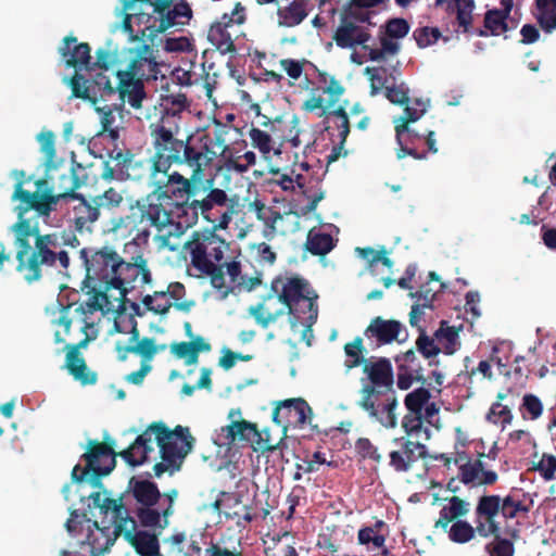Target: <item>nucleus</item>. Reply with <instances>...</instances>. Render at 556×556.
<instances>
[{
	"mask_svg": "<svg viewBox=\"0 0 556 556\" xmlns=\"http://www.w3.org/2000/svg\"><path fill=\"white\" fill-rule=\"evenodd\" d=\"M135 207L137 208L136 225H143L144 228L138 230L130 244L138 245V242L148 243L150 237L148 227H152L157 231L154 240L159 243V247L168 248L170 251H174L175 247L169 243L173 232L162 233V231L172 226L180 229L181 226L179 223L174 222L173 213L160 201V197L156 199L147 197L146 199L137 200Z\"/></svg>",
	"mask_w": 556,
	"mask_h": 556,
	"instance_id": "7",
	"label": "nucleus"
},
{
	"mask_svg": "<svg viewBox=\"0 0 556 556\" xmlns=\"http://www.w3.org/2000/svg\"><path fill=\"white\" fill-rule=\"evenodd\" d=\"M475 526L469 523L466 520H456L451 526H448L447 533L448 539L453 543L457 544H466L472 541L476 535L486 539L491 536V530L489 528L488 522L484 519V516L479 513V501H477V505L475 508Z\"/></svg>",
	"mask_w": 556,
	"mask_h": 556,
	"instance_id": "23",
	"label": "nucleus"
},
{
	"mask_svg": "<svg viewBox=\"0 0 556 556\" xmlns=\"http://www.w3.org/2000/svg\"><path fill=\"white\" fill-rule=\"evenodd\" d=\"M191 169L189 178L178 172L155 173L153 172L154 193L160 198L170 199L175 206L185 215L189 216V203L192 199L203 194L204 170L207 168L201 165H186Z\"/></svg>",
	"mask_w": 556,
	"mask_h": 556,
	"instance_id": "5",
	"label": "nucleus"
},
{
	"mask_svg": "<svg viewBox=\"0 0 556 556\" xmlns=\"http://www.w3.org/2000/svg\"><path fill=\"white\" fill-rule=\"evenodd\" d=\"M233 25L220 17L219 21L212 24L208 29V41L223 54L233 52L236 46L233 43L229 27Z\"/></svg>",
	"mask_w": 556,
	"mask_h": 556,
	"instance_id": "39",
	"label": "nucleus"
},
{
	"mask_svg": "<svg viewBox=\"0 0 556 556\" xmlns=\"http://www.w3.org/2000/svg\"><path fill=\"white\" fill-rule=\"evenodd\" d=\"M479 513L484 516L492 534L500 532L501 527L496 521V516L501 514L505 519L517 517V510L514 507V497L506 495L501 497L496 494H483L479 498Z\"/></svg>",
	"mask_w": 556,
	"mask_h": 556,
	"instance_id": "20",
	"label": "nucleus"
},
{
	"mask_svg": "<svg viewBox=\"0 0 556 556\" xmlns=\"http://www.w3.org/2000/svg\"><path fill=\"white\" fill-rule=\"evenodd\" d=\"M151 281L152 275L148 260L141 252L132 255L130 261L122 257L116 279L113 280L112 292L115 295L113 300L118 303V307L124 308L127 293L138 287L150 285Z\"/></svg>",
	"mask_w": 556,
	"mask_h": 556,
	"instance_id": "12",
	"label": "nucleus"
},
{
	"mask_svg": "<svg viewBox=\"0 0 556 556\" xmlns=\"http://www.w3.org/2000/svg\"><path fill=\"white\" fill-rule=\"evenodd\" d=\"M154 153L152 168L155 173L168 172L172 165H195L197 168L204 162L202 148L197 143L194 135L185 139L178 138L180 127L170 122V116H162L149 126Z\"/></svg>",
	"mask_w": 556,
	"mask_h": 556,
	"instance_id": "3",
	"label": "nucleus"
},
{
	"mask_svg": "<svg viewBox=\"0 0 556 556\" xmlns=\"http://www.w3.org/2000/svg\"><path fill=\"white\" fill-rule=\"evenodd\" d=\"M311 12L309 0H288L277 7V25L293 28L302 24Z\"/></svg>",
	"mask_w": 556,
	"mask_h": 556,
	"instance_id": "31",
	"label": "nucleus"
},
{
	"mask_svg": "<svg viewBox=\"0 0 556 556\" xmlns=\"http://www.w3.org/2000/svg\"><path fill=\"white\" fill-rule=\"evenodd\" d=\"M535 4L540 26L546 33H552L556 29V0H535Z\"/></svg>",
	"mask_w": 556,
	"mask_h": 556,
	"instance_id": "48",
	"label": "nucleus"
},
{
	"mask_svg": "<svg viewBox=\"0 0 556 556\" xmlns=\"http://www.w3.org/2000/svg\"><path fill=\"white\" fill-rule=\"evenodd\" d=\"M384 525L383 521L379 520L374 527H364L359 529L357 534V541L361 545H368L371 543L374 547L380 548L384 545L386 538L379 534L378 531Z\"/></svg>",
	"mask_w": 556,
	"mask_h": 556,
	"instance_id": "52",
	"label": "nucleus"
},
{
	"mask_svg": "<svg viewBox=\"0 0 556 556\" xmlns=\"http://www.w3.org/2000/svg\"><path fill=\"white\" fill-rule=\"evenodd\" d=\"M192 11L188 2L180 0L161 18L160 30H166L174 26L177 23V17H190Z\"/></svg>",
	"mask_w": 556,
	"mask_h": 556,
	"instance_id": "56",
	"label": "nucleus"
},
{
	"mask_svg": "<svg viewBox=\"0 0 556 556\" xmlns=\"http://www.w3.org/2000/svg\"><path fill=\"white\" fill-rule=\"evenodd\" d=\"M336 247L331 235L311 229L305 242L306 250L313 255L325 256Z\"/></svg>",
	"mask_w": 556,
	"mask_h": 556,
	"instance_id": "45",
	"label": "nucleus"
},
{
	"mask_svg": "<svg viewBox=\"0 0 556 556\" xmlns=\"http://www.w3.org/2000/svg\"><path fill=\"white\" fill-rule=\"evenodd\" d=\"M116 76L118 78L116 85L118 105L123 106L125 102H128L132 109H140L146 98L143 83L132 76H124V73L121 71L116 72Z\"/></svg>",
	"mask_w": 556,
	"mask_h": 556,
	"instance_id": "29",
	"label": "nucleus"
},
{
	"mask_svg": "<svg viewBox=\"0 0 556 556\" xmlns=\"http://www.w3.org/2000/svg\"><path fill=\"white\" fill-rule=\"evenodd\" d=\"M124 76H132L136 79L152 80L157 78L159 64L155 60L154 49L149 45H143L131 60L126 71H122Z\"/></svg>",
	"mask_w": 556,
	"mask_h": 556,
	"instance_id": "27",
	"label": "nucleus"
},
{
	"mask_svg": "<svg viewBox=\"0 0 556 556\" xmlns=\"http://www.w3.org/2000/svg\"><path fill=\"white\" fill-rule=\"evenodd\" d=\"M332 39L336 41L337 46L342 49L354 48L356 46H363V48L366 49L365 43L370 39V34L367 28L355 24L349 17L344 16L336 29Z\"/></svg>",
	"mask_w": 556,
	"mask_h": 556,
	"instance_id": "28",
	"label": "nucleus"
},
{
	"mask_svg": "<svg viewBox=\"0 0 556 556\" xmlns=\"http://www.w3.org/2000/svg\"><path fill=\"white\" fill-rule=\"evenodd\" d=\"M459 479L466 485H492L498 476L493 470H485L482 460H468L459 466Z\"/></svg>",
	"mask_w": 556,
	"mask_h": 556,
	"instance_id": "32",
	"label": "nucleus"
},
{
	"mask_svg": "<svg viewBox=\"0 0 556 556\" xmlns=\"http://www.w3.org/2000/svg\"><path fill=\"white\" fill-rule=\"evenodd\" d=\"M344 352L348 357L344 362V367L348 372L358 366L363 368L364 364L369 361V358H366L364 355L365 348L363 338L361 337H356L352 342L346 343L344 345Z\"/></svg>",
	"mask_w": 556,
	"mask_h": 556,
	"instance_id": "47",
	"label": "nucleus"
},
{
	"mask_svg": "<svg viewBox=\"0 0 556 556\" xmlns=\"http://www.w3.org/2000/svg\"><path fill=\"white\" fill-rule=\"evenodd\" d=\"M166 296L167 291H155L153 295H146L142 299V303L148 311H151L155 314L165 315L173 306L172 302L167 300Z\"/></svg>",
	"mask_w": 556,
	"mask_h": 556,
	"instance_id": "53",
	"label": "nucleus"
},
{
	"mask_svg": "<svg viewBox=\"0 0 556 556\" xmlns=\"http://www.w3.org/2000/svg\"><path fill=\"white\" fill-rule=\"evenodd\" d=\"M419 336L416 340L417 351L427 359L437 356L441 349L435 344L434 339L427 336L424 328L419 327Z\"/></svg>",
	"mask_w": 556,
	"mask_h": 556,
	"instance_id": "60",
	"label": "nucleus"
},
{
	"mask_svg": "<svg viewBox=\"0 0 556 556\" xmlns=\"http://www.w3.org/2000/svg\"><path fill=\"white\" fill-rule=\"evenodd\" d=\"M21 179L14 186V192L12 194V201H18V204L14 207V212L17 215V222L14 223L10 230L14 233V245L16 248V270L23 275V278L27 283L30 285L31 269L28 266V261L31 254L30 238L38 235V225L31 224L30 219L26 218L25 215L30 210H34L40 216H49L52 212V207L49 206L51 198L43 195L39 192H30L24 189V172L18 173Z\"/></svg>",
	"mask_w": 556,
	"mask_h": 556,
	"instance_id": "4",
	"label": "nucleus"
},
{
	"mask_svg": "<svg viewBox=\"0 0 556 556\" xmlns=\"http://www.w3.org/2000/svg\"><path fill=\"white\" fill-rule=\"evenodd\" d=\"M325 119L329 124L326 127V130L329 131V135L331 137H334V134L332 132V130L336 129V130H338L337 137L339 139H342V141H346V138L350 134V122H349V116L345 112V109L342 106H339L338 109H336L333 111H329L326 114Z\"/></svg>",
	"mask_w": 556,
	"mask_h": 556,
	"instance_id": "46",
	"label": "nucleus"
},
{
	"mask_svg": "<svg viewBox=\"0 0 556 556\" xmlns=\"http://www.w3.org/2000/svg\"><path fill=\"white\" fill-rule=\"evenodd\" d=\"M355 451L363 459H371L376 463H380L382 459L378 448L371 443L368 438H359L355 442Z\"/></svg>",
	"mask_w": 556,
	"mask_h": 556,
	"instance_id": "62",
	"label": "nucleus"
},
{
	"mask_svg": "<svg viewBox=\"0 0 556 556\" xmlns=\"http://www.w3.org/2000/svg\"><path fill=\"white\" fill-rule=\"evenodd\" d=\"M58 245L54 233L41 235L38 229L35 247L31 251L28 266L31 269L30 283L42 278L43 268L53 267L54 248Z\"/></svg>",
	"mask_w": 556,
	"mask_h": 556,
	"instance_id": "21",
	"label": "nucleus"
},
{
	"mask_svg": "<svg viewBox=\"0 0 556 556\" xmlns=\"http://www.w3.org/2000/svg\"><path fill=\"white\" fill-rule=\"evenodd\" d=\"M88 293H92V295L88 299V301L80 303L75 312L86 317L89 314H93L98 311H103L105 307L106 311H111L115 307L114 303H117L113 300L114 293L112 291H106V289H94L89 288Z\"/></svg>",
	"mask_w": 556,
	"mask_h": 556,
	"instance_id": "37",
	"label": "nucleus"
},
{
	"mask_svg": "<svg viewBox=\"0 0 556 556\" xmlns=\"http://www.w3.org/2000/svg\"><path fill=\"white\" fill-rule=\"evenodd\" d=\"M413 36L419 48H426L435 43L441 37V33L438 28L426 26L415 29Z\"/></svg>",
	"mask_w": 556,
	"mask_h": 556,
	"instance_id": "63",
	"label": "nucleus"
},
{
	"mask_svg": "<svg viewBox=\"0 0 556 556\" xmlns=\"http://www.w3.org/2000/svg\"><path fill=\"white\" fill-rule=\"evenodd\" d=\"M397 448L390 452L389 465L396 472H407L413 466L427 456V446L405 438L395 439Z\"/></svg>",
	"mask_w": 556,
	"mask_h": 556,
	"instance_id": "22",
	"label": "nucleus"
},
{
	"mask_svg": "<svg viewBox=\"0 0 556 556\" xmlns=\"http://www.w3.org/2000/svg\"><path fill=\"white\" fill-rule=\"evenodd\" d=\"M542 401L532 393H526L519 405V412L523 420H538L543 414Z\"/></svg>",
	"mask_w": 556,
	"mask_h": 556,
	"instance_id": "50",
	"label": "nucleus"
},
{
	"mask_svg": "<svg viewBox=\"0 0 556 556\" xmlns=\"http://www.w3.org/2000/svg\"><path fill=\"white\" fill-rule=\"evenodd\" d=\"M125 202V198L122 190H118L114 187H109L102 193L96 194L91 197V203L96 205L99 214L104 213H114Z\"/></svg>",
	"mask_w": 556,
	"mask_h": 556,
	"instance_id": "43",
	"label": "nucleus"
},
{
	"mask_svg": "<svg viewBox=\"0 0 556 556\" xmlns=\"http://www.w3.org/2000/svg\"><path fill=\"white\" fill-rule=\"evenodd\" d=\"M491 536H493L494 540L486 545L490 556H514V543L508 539L502 538L501 531L495 534H491Z\"/></svg>",
	"mask_w": 556,
	"mask_h": 556,
	"instance_id": "59",
	"label": "nucleus"
},
{
	"mask_svg": "<svg viewBox=\"0 0 556 556\" xmlns=\"http://www.w3.org/2000/svg\"><path fill=\"white\" fill-rule=\"evenodd\" d=\"M513 417L510 408L501 403H493L486 415L489 421L493 424L500 422L503 429L511 424Z\"/></svg>",
	"mask_w": 556,
	"mask_h": 556,
	"instance_id": "61",
	"label": "nucleus"
},
{
	"mask_svg": "<svg viewBox=\"0 0 556 556\" xmlns=\"http://www.w3.org/2000/svg\"><path fill=\"white\" fill-rule=\"evenodd\" d=\"M90 46L87 42H78L74 36H66L63 45L59 48V52L67 67L89 70L90 64Z\"/></svg>",
	"mask_w": 556,
	"mask_h": 556,
	"instance_id": "30",
	"label": "nucleus"
},
{
	"mask_svg": "<svg viewBox=\"0 0 556 556\" xmlns=\"http://www.w3.org/2000/svg\"><path fill=\"white\" fill-rule=\"evenodd\" d=\"M502 9L488 10L484 14V27L475 28L471 25L469 35L478 37L500 36L509 29L507 18L514 7V0H501Z\"/></svg>",
	"mask_w": 556,
	"mask_h": 556,
	"instance_id": "25",
	"label": "nucleus"
},
{
	"mask_svg": "<svg viewBox=\"0 0 556 556\" xmlns=\"http://www.w3.org/2000/svg\"><path fill=\"white\" fill-rule=\"evenodd\" d=\"M397 367V388L408 390L413 381L425 382L422 366L415 350L410 349L394 358Z\"/></svg>",
	"mask_w": 556,
	"mask_h": 556,
	"instance_id": "26",
	"label": "nucleus"
},
{
	"mask_svg": "<svg viewBox=\"0 0 556 556\" xmlns=\"http://www.w3.org/2000/svg\"><path fill=\"white\" fill-rule=\"evenodd\" d=\"M152 156L149 160H138L135 157V164L126 165L125 175L132 180H140L144 175L149 176L150 185L153 187Z\"/></svg>",
	"mask_w": 556,
	"mask_h": 556,
	"instance_id": "55",
	"label": "nucleus"
},
{
	"mask_svg": "<svg viewBox=\"0 0 556 556\" xmlns=\"http://www.w3.org/2000/svg\"><path fill=\"white\" fill-rule=\"evenodd\" d=\"M153 442L159 446L162 459L153 466L154 476L160 478L165 472L173 475L180 469L192 451L195 439L188 427L178 425L169 429L163 421H154L126 450L119 452L118 456L131 467L140 466L154 452Z\"/></svg>",
	"mask_w": 556,
	"mask_h": 556,
	"instance_id": "1",
	"label": "nucleus"
},
{
	"mask_svg": "<svg viewBox=\"0 0 556 556\" xmlns=\"http://www.w3.org/2000/svg\"><path fill=\"white\" fill-rule=\"evenodd\" d=\"M404 326L395 319H384L381 316L374 317L364 331V336L375 342V346L379 348L397 341L402 343L406 337L400 339V334Z\"/></svg>",
	"mask_w": 556,
	"mask_h": 556,
	"instance_id": "24",
	"label": "nucleus"
},
{
	"mask_svg": "<svg viewBox=\"0 0 556 556\" xmlns=\"http://www.w3.org/2000/svg\"><path fill=\"white\" fill-rule=\"evenodd\" d=\"M299 123L296 115H292L289 119L281 115L264 123V125L269 127V130L277 135L279 139L290 141L292 147L298 148L301 146Z\"/></svg>",
	"mask_w": 556,
	"mask_h": 556,
	"instance_id": "35",
	"label": "nucleus"
},
{
	"mask_svg": "<svg viewBox=\"0 0 556 556\" xmlns=\"http://www.w3.org/2000/svg\"><path fill=\"white\" fill-rule=\"evenodd\" d=\"M364 396H361L357 405L366 412L370 418L377 420L386 428H394L397 424V400L395 390H386L369 396L367 403H364Z\"/></svg>",
	"mask_w": 556,
	"mask_h": 556,
	"instance_id": "19",
	"label": "nucleus"
},
{
	"mask_svg": "<svg viewBox=\"0 0 556 556\" xmlns=\"http://www.w3.org/2000/svg\"><path fill=\"white\" fill-rule=\"evenodd\" d=\"M114 440L109 437L103 442L89 440L87 451L80 456L86 465H75L71 478L75 483L89 482L94 489L103 488L102 478L110 475L116 466Z\"/></svg>",
	"mask_w": 556,
	"mask_h": 556,
	"instance_id": "6",
	"label": "nucleus"
},
{
	"mask_svg": "<svg viewBox=\"0 0 556 556\" xmlns=\"http://www.w3.org/2000/svg\"><path fill=\"white\" fill-rule=\"evenodd\" d=\"M248 212L254 214L263 223V235L266 238H273L277 233V223L283 218L279 211L255 199L248 204Z\"/></svg>",
	"mask_w": 556,
	"mask_h": 556,
	"instance_id": "36",
	"label": "nucleus"
},
{
	"mask_svg": "<svg viewBox=\"0 0 556 556\" xmlns=\"http://www.w3.org/2000/svg\"><path fill=\"white\" fill-rule=\"evenodd\" d=\"M237 132V128L218 119L213 121L211 132L197 136V143L201 146L205 156L201 165L208 167L217 157H226L231 150L229 148L230 135Z\"/></svg>",
	"mask_w": 556,
	"mask_h": 556,
	"instance_id": "18",
	"label": "nucleus"
},
{
	"mask_svg": "<svg viewBox=\"0 0 556 556\" xmlns=\"http://www.w3.org/2000/svg\"><path fill=\"white\" fill-rule=\"evenodd\" d=\"M270 291L277 294L278 301L287 307L289 315H295L298 305L301 302L305 303L308 311L307 327L311 328L316 323L318 316L317 294L312 292L313 296H311L309 283L306 279L299 276L276 277L271 281Z\"/></svg>",
	"mask_w": 556,
	"mask_h": 556,
	"instance_id": "10",
	"label": "nucleus"
},
{
	"mask_svg": "<svg viewBox=\"0 0 556 556\" xmlns=\"http://www.w3.org/2000/svg\"><path fill=\"white\" fill-rule=\"evenodd\" d=\"M355 252L358 254L359 257L367 261V269L371 274L375 273V266L379 262L389 269H391L394 265L393 261L390 257H388V251L384 247H381V249L377 252L370 247L356 248Z\"/></svg>",
	"mask_w": 556,
	"mask_h": 556,
	"instance_id": "49",
	"label": "nucleus"
},
{
	"mask_svg": "<svg viewBox=\"0 0 556 556\" xmlns=\"http://www.w3.org/2000/svg\"><path fill=\"white\" fill-rule=\"evenodd\" d=\"M178 496V491L176 489L169 490L162 494V502L159 503V509L161 514V525L156 527V530H164L168 527L169 521L168 518L174 514V503Z\"/></svg>",
	"mask_w": 556,
	"mask_h": 556,
	"instance_id": "58",
	"label": "nucleus"
},
{
	"mask_svg": "<svg viewBox=\"0 0 556 556\" xmlns=\"http://www.w3.org/2000/svg\"><path fill=\"white\" fill-rule=\"evenodd\" d=\"M363 374L365 377L361 378L359 395L364 396V403H367L369 396L386 390H394V374L389 358L370 357L364 364Z\"/></svg>",
	"mask_w": 556,
	"mask_h": 556,
	"instance_id": "16",
	"label": "nucleus"
},
{
	"mask_svg": "<svg viewBox=\"0 0 556 556\" xmlns=\"http://www.w3.org/2000/svg\"><path fill=\"white\" fill-rule=\"evenodd\" d=\"M94 530H91L87 536L90 546V556H100L109 552L110 547L114 544L117 536L113 532L111 535V528H100L98 522H93Z\"/></svg>",
	"mask_w": 556,
	"mask_h": 556,
	"instance_id": "42",
	"label": "nucleus"
},
{
	"mask_svg": "<svg viewBox=\"0 0 556 556\" xmlns=\"http://www.w3.org/2000/svg\"><path fill=\"white\" fill-rule=\"evenodd\" d=\"M443 4H446L448 12H456V20L458 26L463 28V33H469L475 9L473 0H435V7H442Z\"/></svg>",
	"mask_w": 556,
	"mask_h": 556,
	"instance_id": "41",
	"label": "nucleus"
},
{
	"mask_svg": "<svg viewBox=\"0 0 556 556\" xmlns=\"http://www.w3.org/2000/svg\"><path fill=\"white\" fill-rule=\"evenodd\" d=\"M222 433L228 443L244 442L251 443L254 447V439L258 435V429L255 424L242 419L222 427Z\"/></svg>",
	"mask_w": 556,
	"mask_h": 556,
	"instance_id": "38",
	"label": "nucleus"
},
{
	"mask_svg": "<svg viewBox=\"0 0 556 556\" xmlns=\"http://www.w3.org/2000/svg\"><path fill=\"white\" fill-rule=\"evenodd\" d=\"M61 180L70 181V186L63 192L53 193L51 190L43 191V195L52 199V201L49 202V206L54 211L58 203L61 201H76L77 203L72 210V222L75 230L80 233L85 231L91 232L94 223L101 215L96 205L91 203V197L86 198L84 194L76 192V190L84 185V181L79 179L75 169H72L68 175H63Z\"/></svg>",
	"mask_w": 556,
	"mask_h": 556,
	"instance_id": "9",
	"label": "nucleus"
},
{
	"mask_svg": "<svg viewBox=\"0 0 556 556\" xmlns=\"http://www.w3.org/2000/svg\"><path fill=\"white\" fill-rule=\"evenodd\" d=\"M86 268L84 283L87 288L106 289L112 291L113 280L116 279L122 256L111 245L101 248H84L80 250Z\"/></svg>",
	"mask_w": 556,
	"mask_h": 556,
	"instance_id": "8",
	"label": "nucleus"
},
{
	"mask_svg": "<svg viewBox=\"0 0 556 556\" xmlns=\"http://www.w3.org/2000/svg\"><path fill=\"white\" fill-rule=\"evenodd\" d=\"M223 271L228 275L230 287H225L223 293L227 296L236 288L245 287V279L241 274V263L237 260L223 263Z\"/></svg>",
	"mask_w": 556,
	"mask_h": 556,
	"instance_id": "51",
	"label": "nucleus"
},
{
	"mask_svg": "<svg viewBox=\"0 0 556 556\" xmlns=\"http://www.w3.org/2000/svg\"><path fill=\"white\" fill-rule=\"evenodd\" d=\"M287 437H283V430H280V433L274 437L269 428H264L258 430V435L254 439V451L265 452H275L279 450L280 452L287 446L286 444Z\"/></svg>",
	"mask_w": 556,
	"mask_h": 556,
	"instance_id": "44",
	"label": "nucleus"
},
{
	"mask_svg": "<svg viewBox=\"0 0 556 556\" xmlns=\"http://www.w3.org/2000/svg\"><path fill=\"white\" fill-rule=\"evenodd\" d=\"M233 215L232 206L227 208L215 226L210 229L195 230L184 244V250L190 256V265L199 276L210 277L212 287L223 290L226 287L223 261L229 250V242L216 233L227 229Z\"/></svg>",
	"mask_w": 556,
	"mask_h": 556,
	"instance_id": "2",
	"label": "nucleus"
},
{
	"mask_svg": "<svg viewBox=\"0 0 556 556\" xmlns=\"http://www.w3.org/2000/svg\"><path fill=\"white\" fill-rule=\"evenodd\" d=\"M70 86L74 98L87 100L92 105L116 97V86L112 85L109 76L102 71L96 74L89 71L88 77L76 72L70 79Z\"/></svg>",
	"mask_w": 556,
	"mask_h": 556,
	"instance_id": "14",
	"label": "nucleus"
},
{
	"mask_svg": "<svg viewBox=\"0 0 556 556\" xmlns=\"http://www.w3.org/2000/svg\"><path fill=\"white\" fill-rule=\"evenodd\" d=\"M409 89L404 84L386 86V98L393 104L404 105L409 102Z\"/></svg>",
	"mask_w": 556,
	"mask_h": 556,
	"instance_id": "64",
	"label": "nucleus"
},
{
	"mask_svg": "<svg viewBox=\"0 0 556 556\" xmlns=\"http://www.w3.org/2000/svg\"><path fill=\"white\" fill-rule=\"evenodd\" d=\"M445 501H447V504L441 508L439 518L435 520L433 526L434 529H440L442 531H446L448 526L456 520H460L469 513V503L459 496L453 495L445 498Z\"/></svg>",
	"mask_w": 556,
	"mask_h": 556,
	"instance_id": "34",
	"label": "nucleus"
},
{
	"mask_svg": "<svg viewBox=\"0 0 556 556\" xmlns=\"http://www.w3.org/2000/svg\"><path fill=\"white\" fill-rule=\"evenodd\" d=\"M395 135L400 146L396 153L397 159L409 155L416 160H424L427 156V152H438L437 140L432 130L419 132L410 127V125L397 124L395 126Z\"/></svg>",
	"mask_w": 556,
	"mask_h": 556,
	"instance_id": "15",
	"label": "nucleus"
},
{
	"mask_svg": "<svg viewBox=\"0 0 556 556\" xmlns=\"http://www.w3.org/2000/svg\"><path fill=\"white\" fill-rule=\"evenodd\" d=\"M430 396L429 390L418 388L405 396L404 403L409 413L422 414V409L429 402Z\"/></svg>",
	"mask_w": 556,
	"mask_h": 556,
	"instance_id": "57",
	"label": "nucleus"
},
{
	"mask_svg": "<svg viewBox=\"0 0 556 556\" xmlns=\"http://www.w3.org/2000/svg\"><path fill=\"white\" fill-rule=\"evenodd\" d=\"M104 507L108 509V513L111 511L113 515L115 536L119 534L125 535V531L129 530L131 526H134V528L138 527V519L136 520L129 515L128 509L123 504L122 497L106 501Z\"/></svg>",
	"mask_w": 556,
	"mask_h": 556,
	"instance_id": "40",
	"label": "nucleus"
},
{
	"mask_svg": "<svg viewBox=\"0 0 556 556\" xmlns=\"http://www.w3.org/2000/svg\"><path fill=\"white\" fill-rule=\"evenodd\" d=\"M203 194L194 198L189 203V216H186V227L197 224L201 215L206 222L215 226L220 219V216L227 208L232 206L233 214L235 207L238 205L232 199H229L226 191L214 187V179H203Z\"/></svg>",
	"mask_w": 556,
	"mask_h": 556,
	"instance_id": "11",
	"label": "nucleus"
},
{
	"mask_svg": "<svg viewBox=\"0 0 556 556\" xmlns=\"http://www.w3.org/2000/svg\"><path fill=\"white\" fill-rule=\"evenodd\" d=\"M85 339L78 345H68L70 351L66 354V368L75 380L80 381L81 384H94L98 376L94 371H90L86 365L84 357L80 355L78 348L85 344Z\"/></svg>",
	"mask_w": 556,
	"mask_h": 556,
	"instance_id": "33",
	"label": "nucleus"
},
{
	"mask_svg": "<svg viewBox=\"0 0 556 556\" xmlns=\"http://www.w3.org/2000/svg\"><path fill=\"white\" fill-rule=\"evenodd\" d=\"M129 488L138 504L135 514L140 526L156 530V527L160 526L162 521L159 509L162 493L156 483L150 480H137L131 478Z\"/></svg>",
	"mask_w": 556,
	"mask_h": 556,
	"instance_id": "13",
	"label": "nucleus"
},
{
	"mask_svg": "<svg viewBox=\"0 0 556 556\" xmlns=\"http://www.w3.org/2000/svg\"><path fill=\"white\" fill-rule=\"evenodd\" d=\"M313 409L302 397L287 399L276 403L273 409V421L283 430V437H287L289 428H303L311 425Z\"/></svg>",
	"mask_w": 556,
	"mask_h": 556,
	"instance_id": "17",
	"label": "nucleus"
},
{
	"mask_svg": "<svg viewBox=\"0 0 556 556\" xmlns=\"http://www.w3.org/2000/svg\"><path fill=\"white\" fill-rule=\"evenodd\" d=\"M438 340H445L444 353L452 355L456 352L458 342V330L455 327L447 326L446 321H442L440 328L434 333Z\"/></svg>",
	"mask_w": 556,
	"mask_h": 556,
	"instance_id": "54",
	"label": "nucleus"
}]
</instances>
